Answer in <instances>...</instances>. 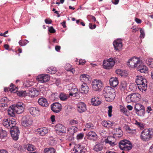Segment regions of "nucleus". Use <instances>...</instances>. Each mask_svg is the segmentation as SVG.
I'll list each match as a JSON object with an SVG mask.
<instances>
[{
    "instance_id": "nucleus-1",
    "label": "nucleus",
    "mask_w": 153,
    "mask_h": 153,
    "mask_svg": "<svg viewBox=\"0 0 153 153\" xmlns=\"http://www.w3.org/2000/svg\"><path fill=\"white\" fill-rule=\"evenodd\" d=\"M103 94L105 100L108 102L112 101L115 97L114 89L110 86L106 87L104 88Z\"/></svg>"
},
{
    "instance_id": "nucleus-2",
    "label": "nucleus",
    "mask_w": 153,
    "mask_h": 153,
    "mask_svg": "<svg viewBox=\"0 0 153 153\" xmlns=\"http://www.w3.org/2000/svg\"><path fill=\"white\" fill-rule=\"evenodd\" d=\"M153 137V128L146 129L141 132L140 135L141 139L144 141L150 140Z\"/></svg>"
},
{
    "instance_id": "nucleus-3",
    "label": "nucleus",
    "mask_w": 153,
    "mask_h": 153,
    "mask_svg": "<svg viewBox=\"0 0 153 153\" xmlns=\"http://www.w3.org/2000/svg\"><path fill=\"white\" fill-rule=\"evenodd\" d=\"M140 63H142V60L139 58L134 56L129 59L127 65L131 68H137Z\"/></svg>"
},
{
    "instance_id": "nucleus-4",
    "label": "nucleus",
    "mask_w": 153,
    "mask_h": 153,
    "mask_svg": "<svg viewBox=\"0 0 153 153\" xmlns=\"http://www.w3.org/2000/svg\"><path fill=\"white\" fill-rule=\"evenodd\" d=\"M33 120L32 118L28 115H26L23 117L22 120V124L25 128H28L30 126L33 124Z\"/></svg>"
},
{
    "instance_id": "nucleus-5",
    "label": "nucleus",
    "mask_w": 153,
    "mask_h": 153,
    "mask_svg": "<svg viewBox=\"0 0 153 153\" xmlns=\"http://www.w3.org/2000/svg\"><path fill=\"white\" fill-rule=\"evenodd\" d=\"M16 123V120L14 119L10 120L8 119H4L2 121L3 126L7 128H12L15 127Z\"/></svg>"
},
{
    "instance_id": "nucleus-6",
    "label": "nucleus",
    "mask_w": 153,
    "mask_h": 153,
    "mask_svg": "<svg viewBox=\"0 0 153 153\" xmlns=\"http://www.w3.org/2000/svg\"><path fill=\"white\" fill-rule=\"evenodd\" d=\"M140 97L138 93L132 94L126 97V101L128 103L137 102L140 100Z\"/></svg>"
},
{
    "instance_id": "nucleus-7",
    "label": "nucleus",
    "mask_w": 153,
    "mask_h": 153,
    "mask_svg": "<svg viewBox=\"0 0 153 153\" xmlns=\"http://www.w3.org/2000/svg\"><path fill=\"white\" fill-rule=\"evenodd\" d=\"M115 63L112 58H110L107 60H104L103 62V68L106 69H110L112 68Z\"/></svg>"
},
{
    "instance_id": "nucleus-8",
    "label": "nucleus",
    "mask_w": 153,
    "mask_h": 153,
    "mask_svg": "<svg viewBox=\"0 0 153 153\" xmlns=\"http://www.w3.org/2000/svg\"><path fill=\"white\" fill-rule=\"evenodd\" d=\"M92 89L94 91H98L101 89L103 86V83L100 80L94 79L93 80L92 84Z\"/></svg>"
},
{
    "instance_id": "nucleus-9",
    "label": "nucleus",
    "mask_w": 153,
    "mask_h": 153,
    "mask_svg": "<svg viewBox=\"0 0 153 153\" xmlns=\"http://www.w3.org/2000/svg\"><path fill=\"white\" fill-rule=\"evenodd\" d=\"M13 105L14 107L15 111L16 113L19 114L24 111L25 106L22 102H19L16 105Z\"/></svg>"
},
{
    "instance_id": "nucleus-10",
    "label": "nucleus",
    "mask_w": 153,
    "mask_h": 153,
    "mask_svg": "<svg viewBox=\"0 0 153 153\" xmlns=\"http://www.w3.org/2000/svg\"><path fill=\"white\" fill-rule=\"evenodd\" d=\"M56 133L59 135H62L66 132L65 127L62 124H57L55 127Z\"/></svg>"
},
{
    "instance_id": "nucleus-11",
    "label": "nucleus",
    "mask_w": 153,
    "mask_h": 153,
    "mask_svg": "<svg viewBox=\"0 0 153 153\" xmlns=\"http://www.w3.org/2000/svg\"><path fill=\"white\" fill-rule=\"evenodd\" d=\"M36 80L41 83H44L48 81L50 77L48 74H41L37 76Z\"/></svg>"
},
{
    "instance_id": "nucleus-12",
    "label": "nucleus",
    "mask_w": 153,
    "mask_h": 153,
    "mask_svg": "<svg viewBox=\"0 0 153 153\" xmlns=\"http://www.w3.org/2000/svg\"><path fill=\"white\" fill-rule=\"evenodd\" d=\"M12 129L11 128L10 132L12 137L15 140H17L19 138V131L18 128L15 126Z\"/></svg>"
},
{
    "instance_id": "nucleus-13",
    "label": "nucleus",
    "mask_w": 153,
    "mask_h": 153,
    "mask_svg": "<svg viewBox=\"0 0 153 153\" xmlns=\"http://www.w3.org/2000/svg\"><path fill=\"white\" fill-rule=\"evenodd\" d=\"M51 108L53 112L58 113L61 111L62 106L58 102H55L51 105Z\"/></svg>"
},
{
    "instance_id": "nucleus-14",
    "label": "nucleus",
    "mask_w": 153,
    "mask_h": 153,
    "mask_svg": "<svg viewBox=\"0 0 153 153\" xmlns=\"http://www.w3.org/2000/svg\"><path fill=\"white\" fill-rule=\"evenodd\" d=\"M27 96L31 97H34L37 96L39 94L38 91L34 88L30 89L27 91Z\"/></svg>"
},
{
    "instance_id": "nucleus-15",
    "label": "nucleus",
    "mask_w": 153,
    "mask_h": 153,
    "mask_svg": "<svg viewBox=\"0 0 153 153\" xmlns=\"http://www.w3.org/2000/svg\"><path fill=\"white\" fill-rule=\"evenodd\" d=\"M28 110L30 114L33 117L39 115L40 111L39 108L35 107L30 108Z\"/></svg>"
},
{
    "instance_id": "nucleus-16",
    "label": "nucleus",
    "mask_w": 153,
    "mask_h": 153,
    "mask_svg": "<svg viewBox=\"0 0 153 153\" xmlns=\"http://www.w3.org/2000/svg\"><path fill=\"white\" fill-rule=\"evenodd\" d=\"M114 137H109L107 138H105L104 141L106 143H108L111 146H113L117 144L115 141Z\"/></svg>"
},
{
    "instance_id": "nucleus-17",
    "label": "nucleus",
    "mask_w": 153,
    "mask_h": 153,
    "mask_svg": "<svg viewBox=\"0 0 153 153\" xmlns=\"http://www.w3.org/2000/svg\"><path fill=\"white\" fill-rule=\"evenodd\" d=\"M77 111L79 113H82L86 110L85 104L82 102L78 103L77 105Z\"/></svg>"
},
{
    "instance_id": "nucleus-18",
    "label": "nucleus",
    "mask_w": 153,
    "mask_h": 153,
    "mask_svg": "<svg viewBox=\"0 0 153 153\" xmlns=\"http://www.w3.org/2000/svg\"><path fill=\"white\" fill-rule=\"evenodd\" d=\"M122 41L120 39H118L115 40L113 43L115 49L116 50L120 49L122 46Z\"/></svg>"
},
{
    "instance_id": "nucleus-19",
    "label": "nucleus",
    "mask_w": 153,
    "mask_h": 153,
    "mask_svg": "<svg viewBox=\"0 0 153 153\" xmlns=\"http://www.w3.org/2000/svg\"><path fill=\"white\" fill-rule=\"evenodd\" d=\"M69 90L70 91L69 95L71 96H73L74 94H76L78 91L77 88L73 84H70L68 85Z\"/></svg>"
},
{
    "instance_id": "nucleus-20",
    "label": "nucleus",
    "mask_w": 153,
    "mask_h": 153,
    "mask_svg": "<svg viewBox=\"0 0 153 153\" xmlns=\"http://www.w3.org/2000/svg\"><path fill=\"white\" fill-rule=\"evenodd\" d=\"M114 132L113 136L115 138H118L121 137L123 135V133L120 127L114 129Z\"/></svg>"
},
{
    "instance_id": "nucleus-21",
    "label": "nucleus",
    "mask_w": 153,
    "mask_h": 153,
    "mask_svg": "<svg viewBox=\"0 0 153 153\" xmlns=\"http://www.w3.org/2000/svg\"><path fill=\"white\" fill-rule=\"evenodd\" d=\"M91 103L93 105L98 106L101 103V100L98 97H94L91 99Z\"/></svg>"
},
{
    "instance_id": "nucleus-22",
    "label": "nucleus",
    "mask_w": 153,
    "mask_h": 153,
    "mask_svg": "<svg viewBox=\"0 0 153 153\" xmlns=\"http://www.w3.org/2000/svg\"><path fill=\"white\" fill-rule=\"evenodd\" d=\"M88 138L91 140L96 141L98 138V136L96 133L93 131H90L87 134Z\"/></svg>"
},
{
    "instance_id": "nucleus-23",
    "label": "nucleus",
    "mask_w": 153,
    "mask_h": 153,
    "mask_svg": "<svg viewBox=\"0 0 153 153\" xmlns=\"http://www.w3.org/2000/svg\"><path fill=\"white\" fill-rule=\"evenodd\" d=\"M109 83L111 86L115 87L119 84L118 79L117 77H111L109 79Z\"/></svg>"
},
{
    "instance_id": "nucleus-24",
    "label": "nucleus",
    "mask_w": 153,
    "mask_h": 153,
    "mask_svg": "<svg viewBox=\"0 0 153 153\" xmlns=\"http://www.w3.org/2000/svg\"><path fill=\"white\" fill-rule=\"evenodd\" d=\"M78 130L76 127L72 126L68 129L67 133L70 136H72L74 135L75 133L76 134Z\"/></svg>"
},
{
    "instance_id": "nucleus-25",
    "label": "nucleus",
    "mask_w": 153,
    "mask_h": 153,
    "mask_svg": "<svg viewBox=\"0 0 153 153\" xmlns=\"http://www.w3.org/2000/svg\"><path fill=\"white\" fill-rule=\"evenodd\" d=\"M137 68L138 70L140 72L144 73L147 72L148 69L146 66L142 63H140Z\"/></svg>"
},
{
    "instance_id": "nucleus-26",
    "label": "nucleus",
    "mask_w": 153,
    "mask_h": 153,
    "mask_svg": "<svg viewBox=\"0 0 153 153\" xmlns=\"http://www.w3.org/2000/svg\"><path fill=\"white\" fill-rule=\"evenodd\" d=\"M38 134L41 136H44L48 132V130L46 128H41L36 130Z\"/></svg>"
},
{
    "instance_id": "nucleus-27",
    "label": "nucleus",
    "mask_w": 153,
    "mask_h": 153,
    "mask_svg": "<svg viewBox=\"0 0 153 153\" xmlns=\"http://www.w3.org/2000/svg\"><path fill=\"white\" fill-rule=\"evenodd\" d=\"M89 90V88L85 83H83L79 89V91L81 93L85 94L88 93Z\"/></svg>"
},
{
    "instance_id": "nucleus-28",
    "label": "nucleus",
    "mask_w": 153,
    "mask_h": 153,
    "mask_svg": "<svg viewBox=\"0 0 153 153\" xmlns=\"http://www.w3.org/2000/svg\"><path fill=\"white\" fill-rule=\"evenodd\" d=\"M38 102L39 104L42 106L47 107L48 105L47 100L44 98L42 97L39 98Z\"/></svg>"
},
{
    "instance_id": "nucleus-29",
    "label": "nucleus",
    "mask_w": 153,
    "mask_h": 153,
    "mask_svg": "<svg viewBox=\"0 0 153 153\" xmlns=\"http://www.w3.org/2000/svg\"><path fill=\"white\" fill-rule=\"evenodd\" d=\"M145 81L146 83H147L146 80L143 76H137L136 78V83L137 85L143 83L144 81Z\"/></svg>"
},
{
    "instance_id": "nucleus-30",
    "label": "nucleus",
    "mask_w": 153,
    "mask_h": 153,
    "mask_svg": "<svg viewBox=\"0 0 153 153\" xmlns=\"http://www.w3.org/2000/svg\"><path fill=\"white\" fill-rule=\"evenodd\" d=\"M143 83L137 85L138 89L141 91H146L147 88V83H146L145 81Z\"/></svg>"
},
{
    "instance_id": "nucleus-31",
    "label": "nucleus",
    "mask_w": 153,
    "mask_h": 153,
    "mask_svg": "<svg viewBox=\"0 0 153 153\" xmlns=\"http://www.w3.org/2000/svg\"><path fill=\"white\" fill-rule=\"evenodd\" d=\"M103 145L100 143H97L94 146L93 149L96 152H98L101 151L103 148Z\"/></svg>"
},
{
    "instance_id": "nucleus-32",
    "label": "nucleus",
    "mask_w": 153,
    "mask_h": 153,
    "mask_svg": "<svg viewBox=\"0 0 153 153\" xmlns=\"http://www.w3.org/2000/svg\"><path fill=\"white\" fill-rule=\"evenodd\" d=\"M80 80L82 82H87L89 81V76L86 74H81L79 77Z\"/></svg>"
},
{
    "instance_id": "nucleus-33",
    "label": "nucleus",
    "mask_w": 153,
    "mask_h": 153,
    "mask_svg": "<svg viewBox=\"0 0 153 153\" xmlns=\"http://www.w3.org/2000/svg\"><path fill=\"white\" fill-rule=\"evenodd\" d=\"M8 113L9 115L11 117H14L16 113L15 111L14 107L13 105L10 106L8 110Z\"/></svg>"
},
{
    "instance_id": "nucleus-34",
    "label": "nucleus",
    "mask_w": 153,
    "mask_h": 153,
    "mask_svg": "<svg viewBox=\"0 0 153 153\" xmlns=\"http://www.w3.org/2000/svg\"><path fill=\"white\" fill-rule=\"evenodd\" d=\"M129 141L126 140H124L120 141L119 143L120 149L122 150L123 148H124V147H125L127 145V144L129 143Z\"/></svg>"
},
{
    "instance_id": "nucleus-35",
    "label": "nucleus",
    "mask_w": 153,
    "mask_h": 153,
    "mask_svg": "<svg viewBox=\"0 0 153 153\" xmlns=\"http://www.w3.org/2000/svg\"><path fill=\"white\" fill-rule=\"evenodd\" d=\"M114 123L109 121H104L102 122V125L104 127H110L113 125Z\"/></svg>"
},
{
    "instance_id": "nucleus-36",
    "label": "nucleus",
    "mask_w": 153,
    "mask_h": 153,
    "mask_svg": "<svg viewBox=\"0 0 153 153\" xmlns=\"http://www.w3.org/2000/svg\"><path fill=\"white\" fill-rule=\"evenodd\" d=\"M70 95L64 93H61L59 95L60 99L62 101H65L69 97Z\"/></svg>"
},
{
    "instance_id": "nucleus-37",
    "label": "nucleus",
    "mask_w": 153,
    "mask_h": 153,
    "mask_svg": "<svg viewBox=\"0 0 153 153\" xmlns=\"http://www.w3.org/2000/svg\"><path fill=\"white\" fill-rule=\"evenodd\" d=\"M146 62L149 67L153 68V59L150 58H147L146 60Z\"/></svg>"
},
{
    "instance_id": "nucleus-38",
    "label": "nucleus",
    "mask_w": 153,
    "mask_h": 153,
    "mask_svg": "<svg viewBox=\"0 0 153 153\" xmlns=\"http://www.w3.org/2000/svg\"><path fill=\"white\" fill-rule=\"evenodd\" d=\"M134 109L136 111L144 109L145 108L144 106L142 104L140 103L136 104L134 106Z\"/></svg>"
},
{
    "instance_id": "nucleus-39",
    "label": "nucleus",
    "mask_w": 153,
    "mask_h": 153,
    "mask_svg": "<svg viewBox=\"0 0 153 153\" xmlns=\"http://www.w3.org/2000/svg\"><path fill=\"white\" fill-rule=\"evenodd\" d=\"M17 94L20 97H24L27 96V91H20L17 92Z\"/></svg>"
},
{
    "instance_id": "nucleus-40",
    "label": "nucleus",
    "mask_w": 153,
    "mask_h": 153,
    "mask_svg": "<svg viewBox=\"0 0 153 153\" xmlns=\"http://www.w3.org/2000/svg\"><path fill=\"white\" fill-rule=\"evenodd\" d=\"M132 147V146L131 142L129 141V143L127 144L125 147H124L122 150L125 151H129L131 150Z\"/></svg>"
},
{
    "instance_id": "nucleus-41",
    "label": "nucleus",
    "mask_w": 153,
    "mask_h": 153,
    "mask_svg": "<svg viewBox=\"0 0 153 153\" xmlns=\"http://www.w3.org/2000/svg\"><path fill=\"white\" fill-rule=\"evenodd\" d=\"M126 83L125 81H122L120 84V88L121 91H124L126 88Z\"/></svg>"
},
{
    "instance_id": "nucleus-42",
    "label": "nucleus",
    "mask_w": 153,
    "mask_h": 153,
    "mask_svg": "<svg viewBox=\"0 0 153 153\" xmlns=\"http://www.w3.org/2000/svg\"><path fill=\"white\" fill-rule=\"evenodd\" d=\"M135 112L138 116L140 117H144L145 113V109L144 108V109L137 111Z\"/></svg>"
},
{
    "instance_id": "nucleus-43",
    "label": "nucleus",
    "mask_w": 153,
    "mask_h": 153,
    "mask_svg": "<svg viewBox=\"0 0 153 153\" xmlns=\"http://www.w3.org/2000/svg\"><path fill=\"white\" fill-rule=\"evenodd\" d=\"M55 150L53 148H46L44 149L45 153H55Z\"/></svg>"
},
{
    "instance_id": "nucleus-44",
    "label": "nucleus",
    "mask_w": 153,
    "mask_h": 153,
    "mask_svg": "<svg viewBox=\"0 0 153 153\" xmlns=\"http://www.w3.org/2000/svg\"><path fill=\"white\" fill-rule=\"evenodd\" d=\"M27 149L29 151H32L35 150V148L30 144H28L26 146Z\"/></svg>"
},
{
    "instance_id": "nucleus-45",
    "label": "nucleus",
    "mask_w": 153,
    "mask_h": 153,
    "mask_svg": "<svg viewBox=\"0 0 153 153\" xmlns=\"http://www.w3.org/2000/svg\"><path fill=\"white\" fill-rule=\"evenodd\" d=\"M129 88L131 91H134L137 89V87L134 83H132L130 85Z\"/></svg>"
},
{
    "instance_id": "nucleus-46",
    "label": "nucleus",
    "mask_w": 153,
    "mask_h": 153,
    "mask_svg": "<svg viewBox=\"0 0 153 153\" xmlns=\"http://www.w3.org/2000/svg\"><path fill=\"white\" fill-rule=\"evenodd\" d=\"M48 72L51 74H54L57 71V69L56 68L51 67L49 68L48 70Z\"/></svg>"
},
{
    "instance_id": "nucleus-47",
    "label": "nucleus",
    "mask_w": 153,
    "mask_h": 153,
    "mask_svg": "<svg viewBox=\"0 0 153 153\" xmlns=\"http://www.w3.org/2000/svg\"><path fill=\"white\" fill-rule=\"evenodd\" d=\"M8 107V105L7 103H0V109L2 111H5Z\"/></svg>"
},
{
    "instance_id": "nucleus-48",
    "label": "nucleus",
    "mask_w": 153,
    "mask_h": 153,
    "mask_svg": "<svg viewBox=\"0 0 153 153\" xmlns=\"http://www.w3.org/2000/svg\"><path fill=\"white\" fill-rule=\"evenodd\" d=\"M116 73L121 76H124L125 75V72L123 71L120 69H118L116 71Z\"/></svg>"
},
{
    "instance_id": "nucleus-49",
    "label": "nucleus",
    "mask_w": 153,
    "mask_h": 153,
    "mask_svg": "<svg viewBox=\"0 0 153 153\" xmlns=\"http://www.w3.org/2000/svg\"><path fill=\"white\" fill-rule=\"evenodd\" d=\"M28 42V41L27 40H20L19 42V44L21 46H23L25 45Z\"/></svg>"
},
{
    "instance_id": "nucleus-50",
    "label": "nucleus",
    "mask_w": 153,
    "mask_h": 153,
    "mask_svg": "<svg viewBox=\"0 0 153 153\" xmlns=\"http://www.w3.org/2000/svg\"><path fill=\"white\" fill-rule=\"evenodd\" d=\"M9 89L10 92H14V91H17V88L13 84H11Z\"/></svg>"
},
{
    "instance_id": "nucleus-51",
    "label": "nucleus",
    "mask_w": 153,
    "mask_h": 153,
    "mask_svg": "<svg viewBox=\"0 0 153 153\" xmlns=\"http://www.w3.org/2000/svg\"><path fill=\"white\" fill-rule=\"evenodd\" d=\"M86 127L91 129H96V127L94 126L91 123H88L86 124L85 125Z\"/></svg>"
},
{
    "instance_id": "nucleus-52",
    "label": "nucleus",
    "mask_w": 153,
    "mask_h": 153,
    "mask_svg": "<svg viewBox=\"0 0 153 153\" xmlns=\"http://www.w3.org/2000/svg\"><path fill=\"white\" fill-rule=\"evenodd\" d=\"M7 132L4 130H1L0 131V137L1 138H4L7 136Z\"/></svg>"
},
{
    "instance_id": "nucleus-53",
    "label": "nucleus",
    "mask_w": 153,
    "mask_h": 153,
    "mask_svg": "<svg viewBox=\"0 0 153 153\" xmlns=\"http://www.w3.org/2000/svg\"><path fill=\"white\" fill-rule=\"evenodd\" d=\"M79 147H78V146H77L76 147H75L74 148H73L72 150V152H73L74 153L76 152H81V150L79 148Z\"/></svg>"
},
{
    "instance_id": "nucleus-54",
    "label": "nucleus",
    "mask_w": 153,
    "mask_h": 153,
    "mask_svg": "<svg viewBox=\"0 0 153 153\" xmlns=\"http://www.w3.org/2000/svg\"><path fill=\"white\" fill-rule=\"evenodd\" d=\"M108 115L109 117H111L112 116V106L111 105H110L108 107Z\"/></svg>"
},
{
    "instance_id": "nucleus-55",
    "label": "nucleus",
    "mask_w": 153,
    "mask_h": 153,
    "mask_svg": "<svg viewBox=\"0 0 153 153\" xmlns=\"http://www.w3.org/2000/svg\"><path fill=\"white\" fill-rule=\"evenodd\" d=\"M135 124L140 127V129H143L144 128V126L142 123L139 122L136 120Z\"/></svg>"
},
{
    "instance_id": "nucleus-56",
    "label": "nucleus",
    "mask_w": 153,
    "mask_h": 153,
    "mask_svg": "<svg viewBox=\"0 0 153 153\" xmlns=\"http://www.w3.org/2000/svg\"><path fill=\"white\" fill-rule=\"evenodd\" d=\"M13 147L15 148L16 149L21 150L22 149V147L20 146L19 144L15 143L14 144Z\"/></svg>"
},
{
    "instance_id": "nucleus-57",
    "label": "nucleus",
    "mask_w": 153,
    "mask_h": 153,
    "mask_svg": "<svg viewBox=\"0 0 153 153\" xmlns=\"http://www.w3.org/2000/svg\"><path fill=\"white\" fill-rule=\"evenodd\" d=\"M24 84L25 86L29 87L32 85V82L29 80L26 81L24 82Z\"/></svg>"
},
{
    "instance_id": "nucleus-58",
    "label": "nucleus",
    "mask_w": 153,
    "mask_h": 153,
    "mask_svg": "<svg viewBox=\"0 0 153 153\" xmlns=\"http://www.w3.org/2000/svg\"><path fill=\"white\" fill-rule=\"evenodd\" d=\"M8 100L7 97H4L2 98L0 100V103H7Z\"/></svg>"
},
{
    "instance_id": "nucleus-59",
    "label": "nucleus",
    "mask_w": 153,
    "mask_h": 153,
    "mask_svg": "<svg viewBox=\"0 0 153 153\" xmlns=\"http://www.w3.org/2000/svg\"><path fill=\"white\" fill-rule=\"evenodd\" d=\"M120 110L121 112L124 114H126L127 111V109L122 106H120Z\"/></svg>"
},
{
    "instance_id": "nucleus-60",
    "label": "nucleus",
    "mask_w": 153,
    "mask_h": 153,
    "mask_svg": "<svg viewBox=\"0 0 153 153\" xmlns=\"http://www.w3.org/2000/svg\"><path fill=\"white\" fill-rule=\"evenodd\" d=\"M84 134L83 133H80L77 135L76 139L77 140H80L82 139L84 137Z\"/></svg>"
},
{
    "instance_id": "nucleus-61",
    "label": "nucleus",
    "mask_w": 153,
    "mask_h": 153,
    "mask_svg": "<svg viewBox=\"0 0 153 153\" xmlns=\"http://www.w3.org/2000/svg\"><path fill=\"white\" fill-rule=\"evenodd\" d=\"M72 68L70 64L68 63L66 64V65L65 66V69L67 71H69L70 70H71V69Z\"/></svg>"
},
{
    "instance_id": "nucleus-62",
    "label": "nucleus",
    "mask_w": 153,
    "mask_h": 153,
    "mask_svg": "<svg viewBox=\"0 0 153 153\" xmlns=\"http://www.w3.org/2000/svg\"><path fill=\"white\" fill-rule=\"evenodd\" d=\"M140 37L141 38H143L145 36V33L143 30L142 29H140Z\"/></svg>"
},
{
    "instance_id": "nucleus-63",
    "label": "nucleus",
    "mask_w": 153,
    "mask_h": 153,
    "mask_svg": "<svg viewBox=\"0 0 153 153\" xmlns=\"http://www.w3.org/2000/svg\"><path fill=\"white\" fill-rule=\"evenodd\" d=\"M48 30L51 33H54L55 32V30L52 26L49 27Z\"/></svg>"
},
{
    "instance_id": "nucleus-64",
    "label": "nucleus",
    "mask_w": 153,
    "mask_h": 153,
    "mask_svg": "<svg viewBox=\"0 0 153 153\" xmlns=\"http://www.w3.org/2000/svg\"><path fill=\"white\" fill-rule=\"evenodd\" d=\"M86 61L84 59H80L79 60V65H83L85 63Z\"/></svg>"
}]
</instances>
